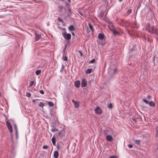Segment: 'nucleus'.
Here are the masks:
<instances>
[{
  "instance_id": "obj_10",
  "label": "nucleus",
  "mask_w": 158,
  "mask_h": 158,
  "mask_svg": "<svg viewBox=\"0 0 158 158\" xmlns=\"http://www.w3.org/2000/svg\"><path fill=\"white\" fill-rule=\"evenodd\" d=\"M72 101L74 104V106L76 108H77L79 106V104L77 101H75L74 100H72Z\"/></svg>"
},
{
  "instance_id": "obj_46",
  "label": "nucleus",
  "mask_w": 158,
  "mask_h": 158,
  "mask_svg": "<svg viewBox=\"0 0 158 158\" xmlns=\"http://www.w3.org/2000/svg\"><path fill=\"white\" fill-rule=\"evenodd\" d=\"M128 147L130 148H131L133 146L132 144H130L128 145Z\"/></svg>"
},
{
  "instance_id": "obj_23",
  "label": "nucleus",
  "mask_w": 158,
  "mask_h": 158,
  "mask_svg": "<svg viewBox=\"0 0 158 158\" xmlns=\"http://www.w3.org/2000/svg\"><path fill=\"white\" fill-rule=\"evenodd\" d=\"M154 33L158 35V29H157L156 28L154 27Z\"/></svg>"
},
{
  "instance_id": "obj_9",
  "label": "nucleus",
  "mask_w": 158,
  "mask_h": 158,
  "mask_svg": "<svg viewBox=\"0 0 158 158\" xmlns=\"http://www.w3.org/2000/svg\"><path fill=\"white\" fill-rule=\"evenodd\" d=\"M105 37L103 33H99L98 35V38L101 40H103Z\"/></svg>"
},
{
  "instance_id": "obj_1",
  "label": "nucleus",
  "mask_w": 158,
  "mask_h": 158,
  "mask_svg": "<svg viewBox=\"0 0 158 158\" xmlns=\"http://www.w3.org/2000/svg\"><path fill=\"white\" fill-rule=\"evenodd\" d=\"M62 35L64 38L67 40H70L71 38V35L70 33H67L66 32H62Z\"/></svg>"
},
{
  "instance_id": "obj_63",
  "label": "nucleus",
  "mask_w": 158,
  "mask_h": 158,
  "mask_svg": "<svg viewBox=\"0 0 158 158\" xmlns=\"http://www.w3.org/2000/svg\"><path fill=\"white\" fill-rule=\"evenodd\" d=\"M66 4L67 5L68 4L67 3H66Z\"/></svg>"
},
{
  "instance_id": "obj_37",
  "label": "nucleus",
  "mask_w": 158,
  "mask_h": 158,
  "mask_svg": "<svg viewBox=\"0 0 158 158\" xmlns=\"http://www.w3.org/2000/svg\"><path fill=\"white\" fill-rule=\"evenodd\" d=\"M58 20V21L62 22V23L63 22V21L62 19H61L59 17L57 19Z\"/></svg>"
},
{
  "instance_id": "obj_60",
  "label": "nucleus",
  "mask_w": 158,
  "mask_h": 158,
  "mask_svg": "<svg viewBox=\"0 0 158 158\" xmlns=\"http://www.w3.org/2000/svg\"><path fill=\"white\" fill-rule=\"evenodd\" d=\"M59 148H60L59 146H57V148L59 149Z\"/></svg>"
},
{
  "instance_id": "obj_12",
  "label": "nucleus",
  "mask_w": 158,
  "mask_h": 158,
  "mask_svg": "<svg viewBox=\"0 0 158 158\" xmlns=\"http://www.w3.org/2000/svg\"><path fill=\"white\" fill-rule=\"evenodd\" d=\"M59 154L57 151H55L54 153L53 156L55 158H58L59 156Z\"/></svg>"
},
{
  "instance_id": "obj_16",
  "label": "nucleus",
  "mask_w": 158,
  "mask_h": 158,
  "mask_svg": "<svg viewBox=\"0 0 158 158\" xmlns=\"http://www.w3.org/2000/svg\"><path fill=\"white\" fill-rule=\"evenodd\" d=\"M52 142L54 146L56 145V139L54 136L52 138Z\"/></svg>"
},
{
  "instance_id": "obj_6",
  "label": "nucleus",
  "mask_w": 158,
  "mask_h": 158,
  "mask_svg": "<svg viewBox=\"0 0 158 158\" xmlns=\"http://www.w3.org/2000/svg\"><path fill=\"white\" fill-rule=\"evenodd\" d=\"M68 12H66L68 14L67 16L69 18H70L72 15V12L71 9L70 8L68 7Z\"/></svg>"
},
{
  "instance_id": "obj_40",
  "label": "nucleus",
  "mask_w": 158,
  "mask_h": 158,
  "mask_svg": "<svg viewBox=\"0 0 158 158\" xmlns=\"http://www.w3.org/2000/svg\"><path fill=\"white\" fill-rule=\"evenodd\" d=\"M43 148L44 149H47L48 148V146L46 145H44L43 146Z\"/></svg>"
},
{
  "instance_id": "obj_30",
  "label": "nucleus",
  "mask_w": 158,
  "mask_h": 158,
  "mask_svg": "<svg viewBox=\"0 0 158 158\" xmlns=\"http://www.w3.org/2000/svg\"><path fill=\"white\" fill-rule=\"evenodd\" d=\"M64 68V66L63 64H62L61 65V68L60 70V72H61L63 70Z\"/></svg>"
},
{
  "instance_id": "obj_51",
  "label": "nucleus",
  "mask_w": 158,
  "mask_h": 158,
  "mask_svg": "<svg viewBox=\"0 0 158 158\" xmlns=\"http://www.w3.org/2000/svg\"><path fill=\"white\" fill-rule=\"evenodd\" d=\"M132 120L134 121L135 122H136V120L135 118H132Z\"/></svg>"
},
{
  "instance_id": "obj_58",
  "label": "nucleus",
  "mask_w": 158,
  "mask_h": 158,
  "mask_svg": "<svg viewBox=\"0 0 158 158\" xmlns=\"http://www.w3.org/2000/svg\"><path fill=\"white\" fill-rule=\"evenodd\" d=\"M110 25L111 26H113V24H112V23H110Z\"/></svg>"
},
{
  "instance_id": "obj_59",
  "label": "nucleus",
  "mask_w": 158,
  "mask_h": 158,
  "mask_svg": "<svg viewBox=\"0 0 158 158\" xmlns=\"http://www.w3.org/2000/svg\"><path fill=\"white\" fill-rule=\"evenodd\" d=\"M137 10H137V9H136V11H135V12H136V14L137 13Z\"/></svg>"
},
{
  "instance_id": "obj_50",
  "label": "nucleus",
  "mask_w": 158,
  "mask_h": 158,
  "mask_svg": "<svg viewBox=\"0 0 158 158\" xmlns=\"http://www.w3.org/2000/svg\"><path fill=\"white\" fill-rule=\"evenodd\" d=\"M140 2H139V5L138 6V7H137V10L140 7Z\"/></svg>"
},
{
  "instance_id": "obj_26",
  "label": "nucleus",
  "mask_w": 158,
  "mask_h": 158,
  "mask_svg": "<svg viewBox=\"0 0 158 158\" xmlns=\"http://www.w3.org/2000/svg\"><path fill=\"white\" fill-rule=\"evenodd\" d=\"M58 131V129L56 128H54L51 129V131L52 132L57 131Z\"/></svg>"
},
{
  "instance_id": "obj_44",
  "label": "nucleus",
  "mask_w": 158,
  "mask_h": 158,
  "mask_svg": "<svg viewBox=\"0 0 158 158\" xmlns=\"http://www.w3.org/2000/svg\"><path fill=\"white\" fill-rule=\"evenodd\" d=\"M116 71H117L116 69H114V70L113 73V75H114V74H115L116 73Z\"/></svg>"
},
{
  "instance_id": "obj_19",
  "label": "nucleus",
  "mask_w": 158,
  "mask_h": 158,
  "mask_svg": "<svg viewBox=\"0 0 158 158\" xmlns=\"http://www.w3.org/2000/svg\"><path fill=\"white\" fill-rule=\"evenodd\" d=\"M156 138L158 140V127L156 129Z\"/></svg>"
},
{
  "instance_id": "obj_61",
  "label": "nucleus",
  "mask_w": 158,
  "mask_h": 158,
  "mask_svg": "<svg viewBox=\"0 0 158 158\" xmlns=\"http://www.w3.org/2000/svg\"><path fill=\"white\" fill-rule=\"evenodd\" d=\"M68 2H70V0H68Z\"/></svg>"
},
{
  "instance_id": "obj_32",
  "label": "nucleus",
  "mask_w": 158,
  "mask_h": 158,
  "mask_svg": "<svg viewBox=\"0 0 158 158\" xmlns=\"http://www.w3.org/2000/svg\"><path fill=\"white\" fill-rule=\"evenodd\" d=\"M66 48H67V46L66 45L64 46V48L63 49V53H65V50Z\"/></svg>"
},
{
  "instance_id": "obj_35",
  "label": "nucleus",
  "mask_w": 158,
  "mask_h": 158,
  "mask_svg": "<svg viewBox=\"0 0 158 158\" xmlns=\"http://www.w3.org/2000/svg\"><path fill=\"white\" fill-rule=\"evenodd\" d=\"M95 59H93L92 60H90L89 61V63H93L95 62Z\"/></svg>"
},
{
  "instance_id": "obj_29",
  "label": "nucleus",
  "mask_w": 158,
  "mask_h": 158,
  "mask_svg": "<svg viewBox=\"0 0 158 158\" xmlns=\"http://www.w3.org/2000/svg\"><path fill=\"white\" fill-rule=\"evenodd\" d=\"M140 142V141L139 140H136L135 141V143L138 145L139 144Z\"/></svg>"
},
{
  "instance_id": "obj_13",
  "label": "nucleus",
  "mask_w": 158,
  "mask_h": 158,
  "mask_svg": "<svg viewBox=\"0 0 158 158\" xmlns=\"http://www.w3.org/2000/svg\"><path fill=\"white\" fill-rule=\"evenodd\" d=\"M69 30L70 31H74L75 30V28L73 25H70L68 27Z\"/></svg>"
},
{
  "instance_id": "obj_8",
  "label": "nucleus",
  "mask_w": 158,
  "mask_h": 158,
  "mask_svg": "<svg viewBox=\"0 0 158 158\" xmlns=\"http://www.w3.org/2000/svg\"><path fill=\"white\" fill-rule=\"evenodd\" d=\"M106 139L107 140L108 142H110L112 141L113 138L111 135H108L106 137Z\"/></svg>"
},
{
  "instance_id": "obj_15",
  "label": "nucleus",
  "mask_w": 158,
  "mask_h": 158,
  "mask_svg": "<svg viewBox=\"0 0 158 158\" xmlns=\"http://www.w3.org/2000/svg\"><path fill=\"white\" fill-rule=\"evenodd\" d=\"M59 8L60 11L61 13H62L63 10H65V9L63 7L62 5H60Z\"/></svg>"
},
{
  "instance_id": "obj_18",
  "label": "nucleus",
  "mask_w": 158,
  "mask_h": 158,
  "mask_svg": "<svg viewBox=\"0 0 158 158\" xmlns=\"http://www.w3.org/2000/svg\"><path fill=\"white\" fill-rule=\"evenodd\" d=\"M109 131L107 129L104 130L103 132V134L104 136L109 134Z\"/></svg>"
},
{
  "instance_id": "obj_42",
  "label": "nucleus",
  "mask_w": 158,
  "mask_h": 158,
  "mask_svg": "<svg viewBox=\"0 0 158 158\" xmlns=\"http://www.w3.org/2000/svg\"><path fill=\"white\" fill-rule=\"evenodd\" d=\"M39 92L42 94H44V91L42 89L40 90Z\"/></svg>"
},
{
  "instance_id": "obj_54",
  "label": "nucleus",
  "mask_w": 158,
  "mask_h": 158,
  "mask_svg": "<svg viewBox=\"0 0 158 158\" xmlns=\"http://www.w3.org/2000/svg\"><path fill=\"white\" fill-rule=\"evenodd\" d=\"M147 98H148L150 99V96L149 95H148Z\"/></svg>"
},
{
  "instance_id": "obj_21",
  "label": "nucleus",
  "mask_w": 158,
  "mask_h": 158,
  "mask_svg": "<svg viewBox=\"0 0 158 158\" xmlns=\"http://www.w3.org/2000/svg\"><path fill=\"white\" fill-rule=\"evenodd\" d=\"M112 31L113 32V35H119L120 34L118 32H117L114 30H113Z\"/></svg>"
},
{
  "instance_id": "obj_31",
  "label": "nucleus",
  "mask_w": 158,
  "mask_h": 158,
  "mask_svg": "<svg viewBox=\"0 0 158 158\" xmlns=\"http://www.w3.org/2000/svg\"><path fill=\"white\" fill-rule=\"evenodd\" d=\"M34 84V81H31L29 85V87H30L31 86Z\"/></svg>"
},
{
  "instance_id": "obj_14",
  "label": "nucleus",
  "mask_w": 158,
  "mask_h": 158,
  "mask_svg": "<svg viewBox=\"0 0 158 158\" xmlns=\"http://www.w3.org/2000/svg\"><path fill=\"white\" fill-rule=\"evenodd\" d=\"M66 53H63V56L62 57V59L64 61H67L68 60V58L66 56Z\"/></svg>"
},
{
  "instance_id": "obj_7",
  "label": "nucleus",
  "mask_w": 158,
  "mask_h": 158,
  "mask_svg": "<svg viewBox=\"0 0 158 158\" xmlns=\"http://www.w3.org/2000/svg\"><path fill=\"white\" fill-rule=\"evenodd\" d=\"M155 27L154 26L150 27L149 28L148 31L151 34L154 33V30Z\"/></svg>"
},
{
  "instance_id": "obj_48",
  "label": "nucleus",
  "mask_w": 158,
  "mask_h": 158,
  "mask_svg": "<svg viewBox=\"0 0 158 158\" xmlns=\"http://www.w3.org/2000/svg\"><path fill=\"white\" fill-rule=\"evenodd\" d=\"M78 12L82 16H83V14L82 12H81V11H78Z\"/></svg>"
},
{
  "instance_id": "obj_34",
  "label": "nucleus",
  "mask_w": 158,
  "mask_h": 158,
  "mask_svg": "<svg viewBox=\"0 0 158 158\" xmlns=\"http://www.w3.org/2000/svg\"><path fill=\"white\" fill-rule=\"evenodd\" d=\"M143 101L146 104H149V102H148V101L147 100H146L145 99H143Z\"/></svg>"
},
{
  "instance_id": "obj_52",
  "label": "nucleus",
  "mask_w": 158,
  "mask_h": 158,
  "mask_svg": "<svg viewBox=\"0 0 158 158\" xmlns=\"http://www.w3.org/2000/svg\"><path fill=\"white\" fill-rule=\"evenodd\" d=\"M57 134L59 136L61 134V132L60 131L57 133Z\"/></svg>"
},
{
  "instance_id": "obj_56",
  "label": "nucleus",
  "mask_w": 158,
  "mask_h": 158,
  "mask_svg": "<svg viewBox=\"0 0 158 158\" xmlns=\"http://www.w3.org/2000/svg\"><path fill=\"white\" fill-rule=\"evenodd\" d=\"M121 21L122 22H124L125 21L123 19H121Z\"/></svg>"
},
{
  "instance_id": "obj_22",
  "label": "nucleus",
  "mask_w": 158,
  "mask_h": 158,
  "mask_svg": "<svg viewBox=\"0 0 158 158\" xmlns=\"http://www.w3.org/2000/svg\"><path fill=\"white\" fill-rule=\"evenodd\" d=\"M89 26L90 30L92 32L93 31H94V29H93V26L90 23H89Z\"/></svg>"
},
{
  "instance_id": "obj_25",
  "label": "nucleus",
  "mask_w": 158,
  "mask_h": 158,
  "mask_svg": "<svg viewBox=\"0 0 158 158\" xmlns=\"http://www.w3.org/2000/svg\"><path fill=\"white\" fill-rule=\"evenodd\" d=\"M41 73V70H36L35 71V74L36 75H39Z\"/></svg>"
},
{
  "instance_id": "obj_57",
  "label": "nucleus",
  "mask_w": 158,
  "mask_h": 158,
  "mask_svg": "<svg viewBox=\"0 0 158 158\" xmlns=\"http://www.w3.org/2000/svg\"><path fill=\"white\" fill-rule=\"evenodd\" d=\"M133 50V48H132V49H131L130 50V51H131V52H132V51Z\"/></svg>"
},
{
  "instance_id": "obj_41",
  "label": "nucleus",
  "mask_w": 158,
  "mask_h": 158,
  "mask_svg": "<svg viewBox=\"0 0 158 158\" xmlns=\"http://www.w3.org/2000/svg\"><path fill=\"white\" fill-rule=\"evenodd\" d=\"M14 127L15 129V131H17V126H16V124H15L14 125Z\"/></svg>"
},
{
  "instance_id": "obj_2",
  "label": "nucleus",
  "mask_w": 158,
  "mask_h": 158,
  "mask_svg": "<svg viewBox=\"0 0 158 158\" xmlns=\"http://www.w3.org/2000/svg\"><path fill=\"white\" fill-rule=\"evenodd\" d=\"M95 112L96 113L100 114L102 113V110L99 106H97L96 108L94 109Z\"/></svg>"
},
{
  "instance_id": "obj_5",
  "label": "nucleus",
  "mask_w": 158,
  "mask_h": 158,
  "mask_svg": "<svg viewBox=\"0 0 158 158\" xmlns=\"http://www.w3.org/2000/svg\"><path fill=\"white\" fill-rule=\"evenodd\" d=\"M87 84V81L85 79H83L81 84L82 87H85Z\"/></svg>"
},
{
  "instance_id": "obj_43",
  "label": "nucleus",
  "mask_w": 158,
  "mask_h": 158,
  "mask_svg": "<svg viewBox=\"0 0 158 158\" xmlns=\"http://www.w3.org/2000/svg\"><path fill=\"white\" fill-rule=\"evenodd\" d=\"M78 52L79 53L80 56H81L82 55V53L80 51H78Z\"/></svg>"
},
{
  "instance_id": "obj_11",
  "label": "nucleus",
  "mask_w": 158,
  "mask_h": 158,
  "mask_svg": "<svg viewBox=\"0 0 158 158\" xmlns=\"http://www.w3.org/2000/svg\"><path fill=\"white\" fill-rule=\"evenodd\" d=\"M80 81L78 80L76 81L74 84L75 86L77 88H78L80 86Z\"/></svg>"
},
{
  "instance_id": "obj_17",
  "label": "nucleus",
  "mask_w": 158,
  "mask_h": 158,
  "mask_svg": "<svg viewBox=\"0 0 158 158\" xmlns=\"http://www.w3.org/2000/svg\"><path fill=\"white\" fill-rule=\"evenodd\" d=\"M92 71V69H87L85 71L86 73L87 74H90Z\"/></svg>"
},
{
  "instance_id": "obj_47",
  "label": "nucleus",
  "mask_w": 158,
  "mask_h": 158,
  "mask_svg": "<svg viewBox=\"0 0 158 158\" xmlns=\"http://www.w3.org/2000/svg\"><path fill=\"white\" fill-rule=\"evenodd\" d=\"M109 158H117V157L116 156H111Z\"/></svg>"
},
{
  "instance_id": "obj_33",
  "label": "nucleus",
  "mask_w": 158,
  "mask_h": 158,
  "mask_svg": "<svg viewBox=\"0 0 158 158\" xmlns=\"http://www.w3.org/2000/svg\"><path fill=\"white\" fill-rule=\"evenodd\" d=\"M39 106L40 107H42L44 106V103L42 102H40L39 104Z\"/></svg>"
},
{
  "instance_id": "obj_20",
  "label": "nucleus",
  "mask_w": 158,
  "mask_h": 158,
  "mask_svg": "<svg viewBox=\"0 0 158 158\" xmlns=\"http://www.w3.org/2000/svg\"><path fill=\"white\" fill-rule=\"evenodd\" d=\"M148 104L151 106L154 107L155 106V103L152 101H151L150 102H149Z\"/></svg>"
},
{
  "instance_id": "obj_36",
  "label": "nucleus",
  "mask_w": 158,
  "mask_h": 158,
  "mask_svg": "<svg viewBox=\"0 0 158 158\" xmlns=\"http://www.w3.org/2000/svg\"><path fill=\"white\" fill-rule=\"evenodd\" d=\"M26 96L28 97H29L31 96V94L29 92H27L26 93Z\"/></svg>"
},
{
  "instance_id": "obj_49",
  "label": "nucleus",
  "mask_w": 158,
  "mask_h": 158,
  "mask_svg": "<svg viewBox=\"0 0 158 158\" xmlns=\"http://www.w3.org/2000/svg\"><path fill=\"white\" fill-rule=\"evenodd\" d=\"M62 29L64 31V32H66V28H63Z\"/></svg>"
},
{
  "instance_id": "obj_64",
  "label": "nucleus",
  "mask_w": 158,
  "mask_h": 158,
  "mask_svg": "<svg viewBox=\"0 0 158 158\" xmlns=\"http://www.w3.org/2000/svg\"><path fill=\"white\" fill-rule=\"evenodd\" d=\"M157 149L158 150V147H157Z\"/></svg>"
},
{
  "instance_id": "obj_28",
  "label": "nucleus",
  "mask_w": 158,
  "mask_h": 158,
  "mask_svg": "<svg viewBox=\"0 0 158 158\" xmlns=\"http://www.w3.org/2000/svg\"><path fill=\"white\" fill-rule=\"evenodd\" d=\"M131 12L132 10L131 9H128L127 11V14L128 15H129L131 13Z\"/></svg>"
},
{
  "instance_id": "obj_55",
  "label": "nucleus",
  "mask_w": 158,
  "mask_h": 158,
  "mask_svg": "<svg viewBox=\"0 0 158 158\" xmlns=\"http://www.w3.org/2000/svg\"><path fill=\"white\" fill-rule=\"evenodd\" d=\"M72 34L73 35H75V34H74V33L73 32H72Z\"/></svg>"
},
{
  "instance_id": "obj_4",
  "label": "nucleus",
  "mask_w": 158,
  "mask_h": 158,
  "mask_svg": "<svg viewBox=\"0 0 158 158\" xmlns=\"http://www.w3.org/2000/svg\"><path fill=\"white\" fill-rule=\"evenodd\" d=\"M34 35H35V41H36L39 40L41 37V35L37 34V32H35L34 33Z\"/></svg>"
},
{
  "instance_id": "obj_62",
  "label": "nucleus",
  "mask_w": 158,
  "mask_h": 158,
  "mask_svg": "<svg viewBox=\"0 0 158 158\" xmlns=\"http://www.w3.org/2000/svg\"><path fill=\"white\" fill-rule=\"evenodd\" d=\"M120 2H121L122 1V0H118Z\"/></svg>"
},
{
  "instance_id": "obj_27",
  "label": "nucleus",
  "mask_w": 158,
  "mask_h": 158,
  "mask_svg": "<svg viewBox=\"0 0 158 158\" xmlns=\"http://www.w3.org/2000/svg\"><path fill=\"white\" fill-rule=\"evenodd\" d=\"M103 16V14L102 12L100 13L98 15L99 17L102 18Z\"/></svg>"
},
{
  "instance_id": "obj_53",
  "label": "nucleus",
  "mask_w": 158,
  "mask_h": 158,
  "mask_svg": "<svg viewBox=\"0 0 158 158\" xmlns=\"http://www.w3.org/2000/svg\"><path fill=\"white\" fill-rule=\"evenodd\" d=\"M52 111H50V115L51 116H52Z\"/></svg>"
},
{
  "instance_id": "obj_38",
  "label": "nucleus",
  "mask_w": 158,
  "mask_h": 158,
  "mask_svg": "<svg viewBox=\"0 0 158 158\" xmlns=\"http://www.w3.org/2000/svg\"><path fill=\"white\" fill-rule=\"evenodd\" d=\"M112 104H111V103H110L108 105V107L109 108V109H111L112 108Z\"/></svg>"
},
{
  "instance_id": "obj_3",
  "label": "nucleus",
  "mask_w": 158,
  "mask_h": 158,
  "mask_svg": "<svg viewBox=\"0 0 158 158\" xmlns=\"http://www.w3.org/2000/svg\"><path fill=\"white\" fill-rule=\"evenodd\" d=\"M6 124L10 132L11 133L12 131V128L10 123L9 122H6Z\"/></svg>"
},
{
  "instance_id": "obj_45",
  "label": "nucleus",
  "mask_w": 158,
  "mask_h": 158,
  "mask_svg": "<svg viewBox=\"0 0 158 158\" xmlns=\"http://www.w3.org/2000/svg\"><path fill=\"white\" fill-rule=\"evenodd\" d=\"M15 133H16V138L17 139L18 138V131H15Z\"/></svg>"
},
{
  "instance_id": "obj_39",
  "label": "nucleus",
  "mask_w": 158,
  "mask_h": 158,
  "mask_svg": "<svg viewBox=\"0 0 158 158\" xmlns=\"http://www.w3.org/2000/svg\"><path fill=\"white\" fill-rule=\"evenodd\" d=\"M85 30H86V31L87 32L88 34L89 33V32L90 31H89L88 28L87 27L86 28H85Z\"/></svg>"
},
{
  "instance_id": "obj_24",
  "label": "nucleus",
  "mask_w": 158,
  "mask_h": 158,
  "mask_svg": "<svg viewBox=\"0 0 158 158\" xmlns=\"http://www.w3.org/2000/svg\"><path fill=\"white\" fill-rule=\"evenodd\" d=\"M48 104L50 107H52L54 106L53 103L51 102H48Z\"/></svg>"
}]
</instances>
